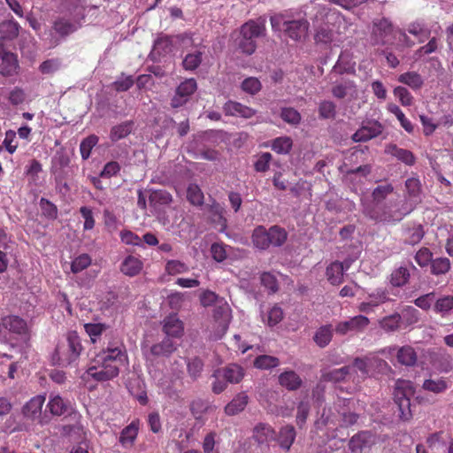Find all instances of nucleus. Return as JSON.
Wrapping results in <instances>:
<instances>
[{"instance_id": "f257e3e1", "label": "nucleus", "mask_w": 453, "mask_h": 453, "mask_svg": "<svg viewBox=\"0 0 453 453\" xmlns=\"http://www.w3.org/2000/svg\"><path fill=\"white\" fill-rule=\"evenodd\" d=\"M127 361V356L122 347H108L90 360L88 369L81 375V380L85 384L111 380L119 375L120 367Z\"/></svg>"}, {"instance_id": "f03ea898", "label": "nucleus", "mask_w": 453, "mask_h": 453, "mask_svg": "<svg viewBox=\"0 0 453 453\" xmlns=\"http://www.w3.org/2000/svg\"><path fill=\"white\" fill-rule=\"evenodd\" d=\"M350 23L339 12L329 10L326 13V22L316 31L317 43L330 44L342 42V35L349 28Z\"/></svg>"}, {"instance_id": "7ed1b4c3", "label": "nucleus", "mask_w": 453, "mask_h": 453, "mask_svg": "<svg viewBox=\"0 0 453 453\" xmlns=\"http://www.w3.org/2000/svg\"><path fill=\"white\" fill-rule=\"evenodd\" d=\"M405 187L408 193V201L402 211L397 212L396 216H388L384 213L377 212L374 209L370 208V206H366L365 211L370 215V218L377 221L395 222L401 220L405 215L409 214L414 206L420 202V182L416 178H410L405 181Z\"/></svg>"}, {"instance_id": "20e7f679", "label": "nucleus", "mask_w": 453, "mask_h": 453, "mask_svg": "<svg viewBox=\"0 0 453 453\" xmlns=\"http://www.w3.org/2000/svg\"><path fill=\"white\" fill-rule=\"evenodd\" d=\"M82 349L80 336L76 332L71 331L57 345L53 359L60 366L72 365L78 361Z\"/></svg>"}, {"instance_id": "39448f33", "label": "nucleus", "mask_w": 453, "mask_h": 453, "mask_svg": "<svg viewBox=\"0 0 453 453\" xmlns=\"http://www.w3.org/2000/svg\"><path fill=\"white\" fill-rule=\"evenodd\" d=\"M265 27L262 23L250 20L242 26L238 36L235 38V44L238 49L247 54L255 52L257 44L255 39L264 34Z\"/></svg>"}, {"instance_id": "423d86ee", "label": "nucleus", "mask_w": 453, "mask_h": 453, "mask_svg": "<svg viewBox=\"0 0 453 453\" xmlns=\"http://www.w3.org/2000/svg\"><path fill=\"white\" fill-rule=\"evenodd\" d=\"M415 388L411 381L397 380L395 385L394 399L399 409L401 419L407 421L412 417L411 411V397L413 396Z\"/></svg>"}, {"instance_id": "0eeeda50", "label": "nucleus", "mask_w": 453, "mask_h": 453, "mask_svg": "<svg viewBox=\"0 0 453 453\" xmlns=\"http://www.w3.org/2000/svg\"><path fill=\"white\" fill-rule=\"evenodd\" d=\"M272 27L274 31H283L289 38L298 41L303 38L308 31V22L303 19L284 20L281 15H275L271 18Z\"/></svg>"}, {"instance_id": "6e6552de", "label": "nucleus", "mask_w": 453, "mask_h": 453, "mask_svg": "<svg viewBox=\"0 0 453 453\" xmlns=\"http://www.w3.org/2000/svg\"><path fill=\"white\" fill-rule=\"evenodd\" d=\"M180 42L183 47H188L193 43V39L188 35L178 36L160 35L154 42L150 56L154 60H158L173 51V44Z\"/></svg>"}, {"instance_id": "1a4fd4ad", "label": "nucleus", "mask_w": 453, "mask_h": 453, "mask_svg": "<svg viewBox=\"0 0 453 453\" xmlns=\"http://www.w3.org/2000/svg\"><path fill=\"white\" fill-rule=\"evenodd\" d=\"M201 303L203 306H210L214 303L219 305L220 310V319L219 321V331L213 336L215 340L220 339L226 332L229 323V307L223 299H219V296L212 291L206 290L203 292L200 297Z\"/></svg>"}, {"instance_id": "9d476101", "label": "nucleus", "mask_w": 453, "mask_h": 453, "mask_svg": "<svg viewBox=\"0 0 453 453\" xmlns=\"http://www.w3.org/2000/svg\"><path fill=\"white\" fill-rule=\"evenodd\" d=\"M447 436L442 433H435L429 435L425 443L416 446V453H445Z\"/></svg>"}, {"instance_id": "9b49d317", "label": "nucleus", "mask_w": 453, "mask_h": 453, "mask_svg": "<svg viewBox=\"0 0 453 453\" xmlns=\"http://www.w3.org/2000/svg\"><path fill=\"white\" fill-rule=\"evenodd\" d=\"M387 357L395 356L397 361L403 365H412L417 361V355L413 348L411 346H403L401 348L388 347L381 350Z\"/></svg>"}, {"instance_id": "f8f14e48", "label": "nucleus", "mask_w": 453, "mask_h": 453, "mask_svg": "<svg viewBox=\"0 0 453 453\" xmlns=\"http://www.w3.org/2000/svg\"><path fill=\"white\" fill-rule=\"evenodd\" d=\"M369 322L365 316L357 315L348 320L339 322L335 326V332L342 335L349 333H358L363 331L369 325Z\"/></svg>"}, {"instance_id": "ddd939ff", "label": "nucleus", "mask_w": 453, "mask_h": 453, "mask_svg": "<svg viewBox=\"0 0 453 453\" xmlns=\"http://www.w3.org/2000/svg\"><path fill=\"white\" fill-rule=\"evenodd\" d=\"M197 84L195 79H187L181 82L177 89L176 93L172 99V106L174 108L182 106L187 103L190 96L196 90Z\"/></svg>"}, {"instance_id": "4468645a", "label": "nucleus", "mask_w": 453, "mask_h": 453, "mask_svg": "<svg viewBox=\"0 0 453 453\" xmlns=\"http://www.w3.org/2000/svg\"><path fill=\"white\" fill-rule=\"evenodd\" d=\"M393 187L391 184L385 183L379 185L374 188L372 191V203H366L363 201V206L365 212L370 217V215L366 212L365 207L370 206V208L374 209L377 212L380 214H386L388 216H393V214H389L386 211H380V210L378 208L379 204L389 195L393 192ZM397 213L394 214V216H396Z\"/></svg>"}, {"instance_id": "2eb2a0df", "label": "nucleus", "mask_w": 453, "mask_h": 453, "mask_svg": "<svg viewBox=\"0 0 453 453\" xmlns=\"http://www.w3.org/2000/svg\"><path fill=\"white\" fill-rule=\"evenodd\" d=\"M382 132V126L377 121H370L359 128L353 135L354 142H366L378 136Z\"/></svg>"}, {"instance_id": "dca6fc26", "label": "nucleus", "mask_w": 453, "mask_h": 453, "mask_svg": "<svg viewBox=\"0 0 453 453\" xmlns=\"http://www.w3.org/2000/svg\"><path fill=\"white\" fill-rule=\"evenodd\" d=\"M44 402V395H39L32 397L22 408L24 417L32 420L40 418Z\"/></svg>"}, {"instance_id": "f3484780", "label": "nucleus", "mask_w": 453, "mask_h": 453, "mask_svg": "<svg viewBox=\"0 0 453 453\" xmlns=\"http://www.w3.org/2000/svg\"><path fill=\"white\" fill-rule=\"evenodd\" d=\"M392 33V26L387 19L375 21L372 27V39L375 43H387Z\"/></svg>"}, {"instance_id": "a211bd4d", "label": "nucleus", "mask_w": 453, "mask_h": 453, "mask_svg": "<svg viewBox=\"0 0 453 453\" xmlns=\"http://www.w3.org/2000/svg\"><path fill=\"white\" fill-rule=\"evenodd\" d=\"M0 58L2 59V63L0 64V73L5 76L15 73L19 66L17 57L13 53L7 51L5 47H2L1 41Z\"/></svg>"}, {"instance_id": "6ab92c4d", "label": "nucleus", "mask_w": 453, "mask_h": 453, "mask_svg": "<svg viewBox=\"0 0 453 453\" xmlns=\"http://www.w3.org/2000/svg\"><path fill=\"white\" fill-rule=\"evenodd\" d=\"M355 65L356 62L353 60L350 51L342 50L333 67L331 75L333 76L334 73H352L355 72Z\"/></svg>"}, {"instance_id": "aec40b11", "label": "nucleus", "mask_w": 453, "mask_h": 453, "mask_svg": "<svg viewBox=\"0 0 453 453\" xmlns=\"http://www.w3.org/2000/svg\"><path fill=\"white\" fill-rule=\"evenodd\" d=\"M369 300L362 302L358 310L364 313H370L373 309L388 301V294L385 289L379 288L369 294Z\"/></svg>"}, {"instance_id": "412c9836", "label": "nucleus", "mask_w": 453, "mask_h": 453, "mask_svg": "<svg viewBox=\"0 0 453 453\" xmlns=\"http://www.w3.org/2000/svg\"><path fill=\"white\" fill-rule=\"evenodd\" d=\"M352 260H345L344 263L334 262L326 268L328 281L333 285H338L342 281L344 271L349 268Z\"/></svg>"}, {"instance_id": "4be33fe9", "label": "nucleus", "mask_w": 453, "mask_h": 453, "mask_svg": "<svg viewBox=\"0 0 453 453\" xmlns=\"http://www.w3.org/2000/svg\"><path fill=\"white\" fill-rule=\"evenodd\" d=\"M224 111L226 115L250 119L256 114V111L238 102L228 101L225 104Z\"/></svg>"}, {"instance_id": "5701e85b", "label": "nucleus", "mask_w": 453, "mask_h": 453, "mask_svg": "<svg viewBox=\"0 0 453 453\" xmlns=\"http://www.w3.org/2000/svg\"><path fill=\"white\" fill-rule=\"evenodd\" d=\"M208 213V217L215 225V228L219 232H223L226 227V219L223 215L224 208L219 203L213 202L209 207Z\"/></svg>"}, {"instance_id": "b1692460", "label": "nucleus", "mask_w": 453, "mask_h": 453, "mask_svg": "<svg viewBox=\"0 0 453 453\" xmlns=\"http://www.w3.org/2000/svg\"><path fill=\"white\" fill-rule=\"evenodd\" d=\"M139 430V421H133L120 433L119 441L123 448L129 449L133 446Z\"/></svg>"}, {"instance_id": "393cba45", "label": "nucleus", "mask_w": 453, "mask_h": 453, "mask_svg": "<svg viewBox=\"0 0 453 453\" xmlns=\"http://www.w3.org/2000/svg\"><path fill=\"white\" fill-rule=\"evenodd\" d=\"M249 403V396L245 392H241L225 407V413L227 416H234L242 412Z\"/></svg>"}, {"instance_id": "a878e982", "label": "nucleus", "mask_w": 453, "mask_h": 453, "mask_svg": "<svg viewBox=\"0 0 453 453\" xmlns=\"http://www.w3.org/2000/svg\"><path fill=\"white\" fill-rule=\"evenodd\" d=\"M19 26L14 20L4 21L0 24V41L2 47H5L6 41H12L19 35Z\"/></svg>"}, {"instance_id": "bb28decb", "label": "nucleus", "mask_w": 453, "mask_h": 453, "mask_svg": "<svg viewBox=\"0 0 453 453\" xmlns=\"http://www.w3.org/2000/svg\"><path fill=\"white\" fill-rule=\"evenodd\" d=\"M143 267L142 262L134 256H127L121 263L120 271L127 276L133 277L140 273Z\"/></svg>"}, {"instance_id": "cd10ccee", "label": "nucleus", "mask_w": 453, "mask_h": 453, "mask_svg": "<svg viewBox=\"0 0 453 453\" xmlns=\"http://www.w3.org/2000/svg\"><path fill=\"white\" fill-rule=\"evenodd\" d=\"M163 328L168 336L173 337H179L183 332L182 322L175 314H172L165 319Z\"/></svg>"}, {"instance_id": "c85d7f7f", "label": "nucleus", "mask_w": 453, "mask_h": 453, "mask_svg": "<svg viewBox=\"0 0 453 453\" xmlns=\"http://www.w3.org/2000/svg\"><path fill=\"white\" fill-rule=\"evenodd\" d=\"M219 371L222 377L229 383H239L244 377V370L235 364L229 365Z\"/></svg>"}, {"instance_id": "c756f323", "label": "nucleus", "mask_w": 453, "mask_h": 453, "mask_svg": "<svg viewBox=\"0 0 453 453\" xmlns=\"http://www.w3.org/2000/svg\"><path fill=\"white\" fill-rule=\"evenodd\" d=\"M398 81L410 87L413 90H418L424 85L422 76L417 72H406L400 74L397 78Z\"/></svg>"}, {"instance_id": "7c9ffc66", "label": "nucleus", "mask_w": 453, "mask_h": 453, "mask_svg": "<svg viewBox=\"0 0 453 453\" xmlns=\"http://www.w3.org/2000/svg\"><path fill=\"white\" fill-rule=\"evenodd\" d=\"M279 382L288 390H296L301 386L302 380L294 371H286L279 376Z\"/></svg>"}, {"instance_id": "2f4dec72", "label": "nucleus", "mask_w": 453, "mask_h": 453, "mask_svg": "<svg viewBox=\"0 0 453 453\" xmlns=\"http://www.w3.org/2000/svg\"><path fill=\"white\" fill-rule=\"evenodd\" d=\"M83 326L92 343L99 342L102 334L109 328L108 325L100 322L86 323Z\"/></svg>"}, {"instance_id": "473e14b6", "label": "nucleus", "mask_w": 453, "mask_h": 453, "mask_svg": "<svg viewBox=\"0 0 453 453\" xmlns=\"http://www.w3.org/2000/svg\"><path fill=\"white\" fill-rule=\"evenodd\" d=\"M47 408L53 415L60 416L65 413L68 408V402L65 401L59 395L50 394Z\"/></svg>"}, {"instance_id": "72a5a7b5", "label": "nucleus", "mask_w": 453, "mask_h": 453, "mask_svg": "<svg viewBox=\"0 0 453 453\" xmlns=\"http://www.w3.org/2000/svg\"><path fill=\"white\" fill-rule=\"evenodd\" d=\"M333 337V327L331 325H324L319 327L313 336L315 343L320 348L329 344Z\"/></svg>"}, {"instance_id": "f704fd0d", "label": "nucleus", "mask_w": 453, "mask_h": 453, "mask_svg": "<svg viewBox=\"0 0 453 453\" xmlns=\"http://www.w3.org/2000/svg\"><path fill=\"white\" fill-rule=\"evenodd\" d=\"M252 242L259 250H266L270 246L267 229L262 226L254 229L252 234Z\"/></svg>"}, {"instance_id": "c9c22d12", "label": "nucleus", "mask_w": 453, "mask_h": 453, "mask_svg": "<svg viewBox=\"0 0 453 453\" xmlns=\"http://www.w3.org/2000/svg\"><path fill=\"white\" fill-rule=\"evenodd\" d=\"M202 448L203 453H220L219 438L216 432H209L203 438Z\"/></svg>"}, {"instance_id": "e433bc0d", "label": "nucleus", "mask_w": 453, "mask_h": 453, "mask_svg": "<svg viewBox=\"0 0 453 453\" xmlns=\"http://www.w3.org/2000/svg\"><path fill=\"white\" fill-rule=\"evenodd\" d=\"M176 347L170 338H165L161 342L150 348V354L156 357L168 356L175 350Z\"/></svg>"}, {"instance_id": "4c0bfd02", "label": "nucleus", "mask_w": 453, "mask_h": 453, "mask_svg": "<svg viewBox=\"0 0 453 453\" xmlns=\"http://www.w3.org/2000/svg\"><path fill=\"white\" fill-rule=\"evenodd\" d=\"M372 434L368 432H362L353 436L349 441V448L353 452H362L372 440Z\"/></svg>"}, {"instance_id": "58836bf2", "label": "nucleus", "mask_w": 453, "mask_h": 453, "mask_svg": "<svg viewBox=\"0 0 453 453\" xmlns=\"http://www.w3.org/2000/svg\"><path fill=\"white\" fill-rule=\"evenodd\" d=\"M334 96L343 98L346 96H355L357 95L356 86L353 81H346L334 86L332 89Z\"/></svg>"}, {"instance_id": "ea45409f", "label": "nucleus", "mask_w": 453, "mask_h": 453, "mask_svg": "<svg viewBox=\"0 0 453 453\" xmlns=\"http://www.w3.org/2000/svg\"><path fill=\"white\" fill-rule=\"evenodd\" d=\"M406 31L417 38L419 42H423L429 37V30L425 26L424 23L419 21H415L409 24Z\"/></svg>"}, {"instance_id": "a19ab883", "label": "nucleus", "mask_w": 453, "mask_h": 453, "mask_svg": "<svg viewBox=\"0 0 453 453\" xmlns=\"http://www.w3.org/2000/svg\"><path fill=\"white\" fill-rule=\"evenodd\" d=\"M26 326V322L17 316H9L3 319V327L13 333L21 334L25 332Z\"/></svg>"}, {"instance_id": "79ce46f5", "label": "nucleus", "mask_w": 453, "mask_h": 453, "mask_svg": "<svg viewBox=\"0 0 453 453\" xmlns=\"http://www.w3.org/2000/svg\"><path fill=\"white\" fill-rule=\"evenodd\" d=\"M295 438V428L292 426H286L280 429L278 441L281 448L288 450Z\"/></svg>"}, {"instance_id": "37998d69", "label": "nucleus", "mask_w": 453, "mask_h": 453, "mask_svg": "<svg viewBox=\"0 0 453 453\" xmlns=\"http://www.w3.org/2000/svg\"><path fill=\"white\" fill-rule=\"evenodd\" d=\"M410 278V273L407 267L399 266L395 268L390 275V283L394 287H402L405 285Z\"/></svg>"}, {"instance_id": "c03bdc74", "label": "nucleus", "mask_w": 453, "mask_h": 453, "mask_svg": "<svg viewBox=\"0 0 453 453\" xmlns=\"http://www.w3.org/2000/svg\"><path fill=\"white\" fill-rule=\"evenodd\" d=\"M350 368L344 366L341 368H334L329 371L323 372L322 378L326 381L338 382L344 380L349 375Z\"/></svg>"}, {"instance_id": "a18cd8bd", "label": "nucleus", "mask_w": 453, "mask_h": 453, "mask_svg": "<svg viewBox=\"0 0 453 453\" xmlns=\"http://www.w3.org/2000/svg\"><path fill=\"white\" fill-rule=\"evenodd\" d=\"M268 237L270 241V245L278 247L281 246L287 240L288 234L285 229L279 227L277 226H273L270 227L268 230Z\"/></svg>"}, {"instance_id": "49530a36", "label": "nucleus", "mask_w": 453, "mask_h": 453, "mask_svg": "<svg viewBox=\"0 0 453 453\" xmlns=\"http://www.w3.org/2000/svg\"><path fill=\"white\" fill-rule=\"evenodd\" d=\"M388 110L389 112L393 113L396 119L399 120L402 127L409 134L413 132V125L411 122L405 117L404 113L402 110L395 104H388Z\"/></svg>"}, {"instance_id": "de8ad7c7", "label": "nucleus", "mask_w": 453, "mask_h": 453, "mask_svg": "<svg viewBox=\"0 0 453 453\" xmlns=\"http://www.w3.org/2000/svg\"><path fill=\"white\" fill-rule=\"evenodd\" d=\"M424 230L421 225H414L404 231L405 242L415 245L424 237Z\"/></svg>"}, {"instance_id": "09e8293b", "label": "nucleus", "mask_w": 453, "mask_h": 453, "mask_svg": "<svg viewBox=\"0 0 453 453\" xmlns=\"http://www.w3.org/2000/svg\"><path fill=\"white\" fill-rule=\"evenodd\" d=\"M81 27L80 22L78 21H71L69 19H59L55 23V29L56 31L62 35H67L71 33H73Z\"/></svg>"}, {"instance_id": "8fccbe9b", "label": "nucleus", "mask_w": 453, "mask_h": 453, "mask_svg": "<svg viewBox=\"0 0 453 453\" xmlns=\"http://www.w3.org/2000/svg\"><path fill=\"white\" fill-rule=\"evenodd\" d=\"M293 145L292 139L288 136H280L273 141L272 149L276 153L287 154L290 151Z\"/></svg>"}, {"instance_id": "3c124183", "label": "nucleus", "mask_w": 453, "mask_h": 453, "mask_svg": "<svg viewBox=\"0 0 453 453\" xmlns=\"http://www.w3.org/2000/svg\"><path fill=\"white\" fill-rule=\"evenodd\" d=\"M132 122H124L111 128V139L114 142L127 137L132 131Z\"/></svg>"}, {"instance_id": "603ef678", "label": "nucleus", "mask_w": 453, "mask_h": 453, "mask_svg": "<svg viewBox=\"0 0 453 453\" xmlns=\"http://www.w3.org/2000/svg\"><path fill=\"white\" fill-rule=\"evenodd\" d=\"M273 434L272 427L265 424H259L254 428V437L260 443L273 438Z\"/></svg>"}, {"instance_id": "864d4df0", "label": "nucleus", "mask_w": 453, "mask_h": 453, "mask_svg": "<svg viewBox=\"0 0 453 453\" xmlns=\"http://www.w3.org/2000/svg\"><path fill=\"white\" fill-rule=\"evenodd\" d=\"M448 388L447 382L444 379H429L426 380L423 383V388L425 390L439 394L445 391Z\"/></svg>"}, {"instance_id": "5fc2aeb1", "label": "nucleus", "mask_w": 453, "mask_h": 453, "mask_svg": "<svg viewBox=\"0 0 453 453\" xmlns=\"http://www.w3.org/2000/svg\"><path fill=\"white\" fill-rule=\"evenodd\" d=\"M187 198L195 206H200L203 203V193L196 184H190L187 190Z\"/></svg>"}, {"instance_id": "6e6d98bb", "label": "nucleus", "mask_w": 453, "mask_h": 453, "mask_svg": "<svg viewBox=\"0 0 453 453\" xmlns=\"http://www.w3.org/2000/svg\"><path fill=\"white\" fill-rule=\"evenodd\" d=\"M451 267V264L447 257H439L432 261L431 272L434 275L445 274Z\"/></svg>"}, {"instance_id": "4d7b16f0", "label": "nucleus", "mask_w": 453, "mask_h": 453, "mask_svg": "<svg viewBox=\"0 0 453 453\" xmlns=\"http://www.w3.org/2000/svg\"><path fill=\"white\" fill-rule=\"evenodd\" d=\"M203 51L196 50L188 53L183 59L182 65L186 70L193 71L199 66L202 62Z\"/></svg>"}, {"instance_id": "13d9d810", "label": "nucleus", "mask_w": 453, "mask_h": 453, "mask_svg": "<svg viewBox=\"0 0 453 453\" xmlns=\"http://www.w3.org/2000/svg\"><path fill=\"white\" fill-rule=\"evenodd\" d=\"M372 363V358H356L353 365L349 366L350 372H359L361 378H365L369 374V367Z\"/></svg>"}, {"instance_id": "bf43d9fd", "label": "nucleus", "mask_w": 453, "mask_h": 453, "mask_svg": "<svg viewBox=\"0 0 453 453\" xmlns=\"http://www.w3.org/2000/svg\"><path fill=\"white\" fill-rule=\"evenodd\" d=\"M279 365L280 361L277 357L267 355L259 356L254 361V365L259 369H270Z\"/></svg>"}, {"instance_id": "052dcab7", "label": "nucleus", "mask_w": 453, "mask_h": 453, "mask_svg": "<svg viewBox=\"0 0 453 453\" xmlns=\"http://www.w3.org/2000/svg\"><path fill=\"white\" fill-rule=\"evenodd\" d=\"M453 309V296H446L439 298L434 304V311L441 315L447 314Z\"/></svg>"}, {"instance_id": "680f3d73", "label": "nucleus", "mask_w": 453, "mask_h": 453, "mask_svg": "<svg viewBox=\"0 0 453 453\" xmlns=\"http://www.w3.org/2000/svg\"><path fill=\"white\" fill-rule=\"evenodd\" d=\"M393 93L403 106H410L412 104L413 96L406 88L402 86L395 87Z\"/></svg>"}, {"instance_id": "e2e57ef3", "label": "nucleus", "mask_w": 453, "mask_h": 453, "mask_svg": "<svg viewBox=\"0 0 453 453\" xmlns=\"http://www.w3.org/2000/svg\"><path fill=\"white\" fill-rule=\"evenodd\" d=\"M165 272L170 275H176L188 272V266L179 260H169L165 264Z\"/></svg>"}, {"instance_id": "0e129e2a", "label": "nucleus", "mask_w": 453, "mask_h": 453, "mask_svg": "<svg viewBox=\"0 0 453 453\" xmlns=\"http://www.w3.org/2000/svg\"><path fill=\"white\" fill-rule=\"evenodd\" d=\"M231 248L222 243H214L211 245V252L212 257L218 261H224L230 252Z\"/></svg>"}, {"instance_id": "69168bd1", "label": "nucleus", "mask_w": 453, "mask_h": 453, "mask_svg": "<svg viewBox=\"0 0 453 453\" xmlns=\"http://www.w3.org/2000/svg\"><path fill=\"white\" fill-rule=\"evenodd\" d=\"M97 142L98 138L96 135H90L81 142L80 150L83 159L89 157L91 150L96 145Z\"/></svg>"}, {"instance_id": "338daca9", "label": "nucleus", "mask_w": 453, "mask_h": 453, "mask_svg": "<svg viewBox=\"0 0 453 453\" xmlns=\"http://www.w3.org/2000/svg\"><path fill=\"white\" fill-rule=\"evenodd\" d=\"M400 320L401 316L399 314H393L381 319L380 325L384 330L392 332L399 327Z\"/></svg>"}, {"instance_id": "774afa93", "label": "nucleus", "mask_w": 453, "mask_h": 453, "mask_svg": "<svg viewBox=\"0 0 453 453\" xmlns=\"http://www.w3.org/2000/svg\"><path fill=\"white\" fill-rule=\"evenodd\" d=\"M282 119L291 125H297L301 120L300 113L294 108H283L280 113Z\"/></svg>"}]
</instances>
